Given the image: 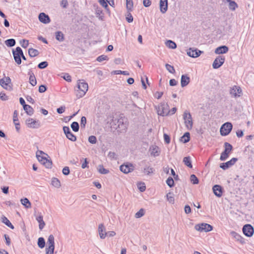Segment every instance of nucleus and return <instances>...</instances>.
Wrapping results in <instances>:
<instances>
[{
    "label": "nucleus",
    "mask_w": 254,
    "mask_h": 254,
    "mask_svg": "<svg viewBox=\"0 0 254 254\" xmlns=\"http://www.w3.org/2000/svg\"><path fill=\"white\" fill-rule=\"evenodd\" d=\"M237 3L234 1H230L229 3V8L230 10L234 11L238 7Z\"/></svg>",
    "instance_id": "a19ab883"
},
{
    "label": "nucleus",
    "mask_w": 254,
    "mask_h": 254,
    "mask_svg": "<svg viewBox=\"0 0 254 254\" xmlns=\"http://www.w3.org/2000/svg\"><path fill=\"white\" fill-rule=\"evenodd\" d=\"M88 141L90 143L95 144L97 142V138L94 135H91L88 137Z\"/></svg>",
    "instance_id": "4d7b16f0"
},
{
    "label": "nucleus",
    "mask_w": 254,
    "mask_h": 254,
    "mask_svg": "<svg viewBox=\"0 0 254 254\" xmlns=\"http://www.w3.org/2000/svg\"><path fill=\"white\" fill-rule=\"evenodd\" d=\"M166 196H167V199L168 201H169V202H170L171 203H174L175 199H174V197L172 195V194L171 192L167 193L166 195Z\"/></svg>",
    "instance_id": "09e8293b"
},
{
    "label": "nucleus",
    "mask_w": 254,
    "mask_h": 254,
    "mask_svg": "<svg viewBox=\"0 0 254 254\" xmlns=\"http://www.w3.org/2000/svg\"><path fill=\"white\" fill-rule=\"evenodd\" d=\"M86 124V118L85 117H82L80 121V126L81 127L84 128Z\"/></svg>",
    "instance_id": "13d9d810"
},
{
    "label": "nucleus",
    "mask_w": 254,
    "mask_h": 254,
    "mask_svg": "<svg viewBox=\"0 0 254 254\" xmlns=\"http://www.w3.org/2000/svg\"><path fill=\"white\" fill-rule=\"evenodd\" d=\"M21 204L24 205L26 208H29L31 207V202L27 198H22L20 200Z\"/></svg>",
    "instance_id": "cd10ccee"
},
{
    "label": "nucleus",
    "mask_w": 254,
    "mask_h": 254,
    "mask_svg": "<svg viewBox=\"0 0 254 254\" xmlns=\"http://www.w3.org/2000/svg\"><path fill=\"white\" fill-rule=\"evenodd\" d=\"M13 55L15 62L20 64L21 63L20 56L22 55V49L19 47H16L15 50L13 51Z\"/></svg>",
    "instance_id": "9b49d317"
},
{
    "label": "nucleus",
    "mask_w": 254,
    "mask_h": 254,
    "mask_svg": "<svg viewBox=\"0 0 254 254\" xmlns=\"http://www.w3.org/2000/svg\"><path fill=\"white\" fill-rule=\"evenodd\" d=\"M54 237L53 235H50L48 239L47 246H51L55 247Z\"/></svg>",
    "instance_id": "7c9ffc66"
},
{
    "label": "nucleus",
    "mask_w": 254,
    "mask_h": 254,
    "mask_svg": "<svg viewBox=\"0 0 254 254\" xmlns=\"http://www.w3.org/2000/svg\"><path fill=\"white\" fill-rule=\"evenodd\" d=\"M54 247L47 246L46 248V254H54Z\"/></svg>",
    "instance_id": "49530a36"
},
{
    "label": "nucleus",
    "mask_w": 254,
    "mask_h": 254,
    "mask_svg": "<svg viewBox=\"0 0 254 254\" xmlns=\"http://www.w3.org/2000/svg\"><path fill=\"white\" fill-rule=\"evenodd\" d=\"M41 163L44 165L47 168H51L52 165V161L48 159L46 157Z\"/></svg>",
    "instance_id": "f704fd0d"
},
{
    "label": "nucleus",
    "mask_w": 254,
    "mask_h": 254,
    "mask_svg": "<svg viewBox=\"0 0 254 254\" xmlns=\"http://www.w3.org/2000/svg\"><path fill=\"white\" fill-rule=\"evenodd\" d=\"M82 160H84V162L82 163L81 167L82 169H85L86 168H88V162L87 161V160L86 158L83 159L82 158Z\"/></svg>",
    "instance_id": "052dcab7"
},
{
    "label": "nucleus",
    "mask_w": 254,
    "mask_h": 254,
    "mask_svg": "<svg viewBox=\"0 0 254 254\" xmlns=\"http://www.w3.org/2000/svg\"><path fill=\"white\" fill-rule=\"evenodd\" d=\"M154 171V169L150 166H146L143 169V172L147 175L153 173Z\"/></svg>",
    "instance_id": "c9c22d12"
},
{
    "label": "nucleus",
    "mask_w": 254,
    "mask_h": 254,
    "mask_svg": "<svg viewBox=\"0 0 254 254\" xmlns=\"http://www.w3.org/2000/svg\"><path fill=\"white\" fill-rule=\"evenodd\" d=\"M71 127L72 128V129L73 130V131H75V132H77L79 130V124L77 122H73L71 124Z\"/></svg>",
    "instance_id": "79ce46f5"
},
{
    "label": "nucleus",
    "mask_w": 254,
    "mask_h": 254,
    "mask_svg": "<svg viewBox=\"0 0 254 254\" xmlns=\"http://www.w3.org/2000/svg\"><path fill=\"white\" fill-rule=\"evenodd\" d=\"M0 85L6 90L11 91L12 89V85L11 83V79L9 77H4L0 79Z\"/></svg>",
    "instance_id": "423d86ee"
},
{
    "label": "nucleus",
    "mask_w": 254,
    "mask_h": 254,
    "mask_svg": "<svg viewBox=\"0 0 254 254\" xmlns=\"http://www.w3.org/2000/svg\"><path fill=\"white\" fill-rule=\"evenodd\" d=\"M111 127L120 132H125L127 127V120L123 117L120 118H114L111 123Z\"/></svg>",
    "instance_id": "f257e3e1"
},
{
    "label": "nucleus",
    "mask_w": 254,
    "mask_h": 254,
    "mask_svg": "<svg viewBox=\"0 0 254 254\" xmlns=\"http://www.w3.org/2000/svg\"><path fill=\"white\" fill-rule=\"evenodd\" d=\"M28 54L30 57H35L39 54V51L33 48L28 50Z\"/></svg>",
    "instance_id": "473e14b6"
},
{
    "label": "nucleus",
    "mask_w": 254,
    "mask_h": 254,
    "mask_svg": "<svg viewBox=\"0 0 254 254\" xmlns=\"http://www.w3.org/2000/svg\"><path fill=\"white\" fill-rule=\"evenodd\" d=\"M47 90V87L44 85H41L39 87V92L40 93H43Z\"/></svg>",
    "instance_id": "338daca9"
},
{
    "label": "nucleus",
    "mask_w": 254,
    "mask_h": 254,
    "mask_svg": "<svg viewBox=\"0 0 254 254\" xmlns=\"http://www.w3.org/2000/svg\"><path fill=\"white\" fill-rule=\"evenodd\" d=\"M28 74L29 75V83L33 86H35L37 84V80L34 73L31 69H30L28 71Z\"/></svg>",
    "instance_id": "4be33fe9"
},
{
    "label": "nucleus",
    "mask_w": 254,
    "mask_h": 254,
    "mask_svg": "<svg viewBox=\"0 0 254 254\" xmlns=\"http://www.w3.org/2000/svg\"><path fill=\"white\" fill-rule=\"evenodd\" d=\"M157 110L158 115L161 116H167L169 113V106L165 103H161L158 105Z\"/></svg>",
    "instance_id": "39448f33"
},
{
    "label": "nucleus",
    "mask_w": 254,
    "mask_h": 254,
    "mask_svg": "<svg viewBox=\"0 0 254 254\" xmlns=\"http://www.w3.org/2000/svg\"><path fill=\"white\" fill-rule=\"evenodd\" d=\"M126 19L127 21L129 23L132 22L133 21V18L131 14L130 13V12L127 11V13L126 15Z\"/></svg>",
    "instance_id": "6e6d98bb"
},
{
    "label": "nucleus",
    "mask_w": 254,
    "mask_h": 254,
    "mask_svg": "<svg viewBox=\"0 0 254 254\" xmlns=\"http://www.w3.org/2000/svg\"><path fill=\"white\" fill-rule=\"evenodd\" d=\"M203 52L197 49L190 48L187 51V55L192 58H197L199 57Z\"/></svg>",
    "instance_id": "ddd939ff"
},
{
    "label": "nucleus",
    "mask_w": 254,
    "mask_h": 254,
    "mask_svg": "<svg viewBox=\"0 0 254 254\" xmlns=\"http://www.w3.org/2000/svg\"><path fill=\"white\" fill-rule=\"evenodd\" d=\"M238 159L237 158H233L230 160L220 164V167L223 170H226L229 167L232 166L237 161Z\"/></svg>",
    "instance_id": "4468645a"
},
{
    "label": "nucleus",
    "mask_w": 254,
    "mask_h": 254,
    "mask_svg": "<svg viewBox=\"0 0 254 254\" xmlns=\"http://www.w3.org/2000/svg\"><path fill=\"white\" fill-rule=\"evenodd\" d=\"M38 18L39 21L44 24L49 23L51 21L49 16L44 12L40 13Z\"/></svg>",
    "instance_id": "6ab92c4d"
},
{
    "label": "nucleus",
    "mask_w": 254,
    "mask_h": 254,
    "mask_svg": "<svg viewBox=\"0 0 254 254\" xmlns=\"http://www.w3.org/2000/svg\"><path fill=\"white\" fill-rule=\"evenodd\" d=\"M242 230L244 234L248 237H252L254 233V227L249 224L245 225L243 227Z\"/></svg>",
    "instance_id": "1a4fd4ad"
},
{
    "label": "nucleus",
    "mask_w": 254,
    "mask_h": 254,
    "mask_svg": "<svg viewBox=\"0 0 254 254\" xmlns=\"http://www.w3.org/2000/svg\"><path fill=\"white\" fill-rule=\"evenodd\" d=\"M225 150L222 152L220 155V160L221 161L226 160L229 157V155L232 150V145L228 142L224 143Z\"/></svg>",
    "instance_id": "20e7f679"
},
{
    "label": "nucleus",
    "mask_w": 254,
    "mask_h": 254,
    "mask_svg": "<svg viewBox=\"0 0 254 254\" xmlns=\"http://www.w3.org/2000/svg\"><path fill=\"white\" fill-rule=\"evenodd\" d=\"M38 246L41 249L44 248L45 246V241L43 238L40 237L38 239Z\"/></svg>",
    "instance_id": "ea45409f"
},
{
    "label": "nucleus",
    "mask_w": 254,
    "mask_h": 254,
    "mask_svg": "<svg viewBox=\"0 0 254 254\" xmlns=\"http://www.w3.org/2000/svg\"><path fill=\"white\" fill-rule=\"evenodd\" d=\"M62 172H63V174H64V175H68L70 172L69 167H64L62 170Z\"/></svg>",
    "instance_id": "680f3d73"
},
{
    "label": "nucleus",
    "mask_w": 254,
    "mask_h": 254,
    "mask_svg": "<svg viewBox=\"0 0 254 254\" xmlns=\"http://www.w3.org/2000/svg\"><path fill=\"white\" fill-rule=\"evenodd\" d=\"M134 166L131 163L124 164L120 166V170L125 174H127L134 170Z\"/></svg>",
    "instance_id": "9d476101"
},
{
    "label": "nucleus",
    "mask_w": 254,
    "mask_h": 254,
    "mask_svg": "<svg viewBox=\"0 0 254 254\" xmlns=\"http://www.w3.org/2000/svg\"><path fill=\"white\" fill-rule=\"evenodd\" d=\"M159 148L157 146H152L151 148V154L154 157L158 156L159 155L158 152Z\"/></svg>",
    "instance_id": "4c0bfd02"
},
{
    "label": "nucleus",
    "mask_w": 254,
    "mask_h": 254,
    "mask_svg": "<svg viewBox=\"0 0 254 254\" xmlns=\"http://www.w3.org/2000/svg\"><path fill=\"white\" fill-rule=\"evenodd\" d=\"M66 137L72 141H75L76 140V137L71 132L67 135Z\"/></svg>",
    "instance_id": "3c124183"
},
{
    "label": "nucleus",
    "mask_w": 254,
    "mask_h": 254,
    "mask_svg": "<svg viewBox=\"0 0 254 254\" xmlns=\"http://www.w3.org/2000/svg\"><path fill=\"white\" fill-rule=\"evenodd\" d=\"M143 4L145 7H148L151 5V1L150 0H143Z\"/></svg>",
    "instance_id": "774afa93"
},
{
    "label": "nucleus",
    "mask_w": 254,
    "mask_h": 254,
    "mask_svg": "<svg viewBox=\"0 0 254 254\" xmlns=\"http://www.w3.org/2000/svg\"><path fill=\"white\" fill-rule=\"evenodd\" d=\"M212 190H213V191L214 194L216 196L220 197L222 195L223 189L221 187V186H220V185H214L213 187Z\"/></svg>",
    "instance_id": "aec40b11"
},
{
    "label": "nucleus",
    "mask_w": 254,
    "mask_h": 254,
    "mask_svg": "<svg viewBox=\"0 0 254 254\" xmlns=\"http://www.w3.org/2000/svg\"><path fill=\"white\" fill-rule=\"evenodd\" d=\"M166 184L170 188L173 187L174 185V181L173 178L171 177H169L166 180Z\"/></svg>",
    "instance_id": "de8ad7c7"
},
{
    "label": "nucleus",
    "mask_w": 254,
    "mask_h": 254,
    "mask_svg": "<svg viewBox=\"0 0 254 254\" xmlns=\"http://www.w3.org/2000/svg\"><path fill=\"white\" fill-rule=\"evenodd\" d=\"M229 49L226 46H221L217 48L215 50L216 54H225L228 52Z\"/></svg>",
    "instance_id": "5701e85b"
},
{
    "label": "nucleus",
    "mask_w": 254,
    "mask_h": 254,
    "mask_svg": "<svg viewBox=\"0 0 254 254\" xmlns=\"http://www.w3.org/2000/svg\"><path fill=\"white\" fill-rule=\"evenodd\" d=\"M55 37L57 40L60 42H63L64 40V36L61 31H57L55 32Z\"/></svg>",
    "instance_id": "393cba45"
},
{
    "label": "nucleus",
    "mask_w": 254,
    "mask_h": 254,
    "mask_svg": "<svg viewBox=\"0 0 254 254\" xmlns=\"http://www.w3.org/2000/svg\"><path fill=\"white\" fill-rule=\"evenodd\" d=\"M15 40L14 39H9L5 41V44L7 47H11L15 45Z\"/></svg>",
    "instance_id": "e433bc0d"
},
{
    "label": "nucleus",
    "mask_w": 254,
    "mask_h": 254,
    "mask_svg": "<svg viewBox=\"0 0 254 254\" xmlns=\"http://www.w3.org/2000/svg\"><path fill=\"white\" fill-rule=\"evenodd\" d=\"M36 219L38 222H44L43 220V216L41 213H37L36 215Z\"/></svg>",
    "instance_id": "bf43d9fd"
},
{
    "label": "nucleus",
    "mask_w": 254,
    "mask_h": 254,
    "mask_svg": "<svg viewBox=\"0 0 254 254\" xmlns=\"http://www.w3.org/2000/svg\"><path fill=\"white\" fill-rule=\"evenodd\" d=\"M165 67L166 69L171 73H174L175 72V69L173 66L168 64H165Z\"/></svg>",
    "instance_id": "c03bdc74"
},
{
    "label": "nucleus",
    "mask_w": 254,
    "mask_h": 254,
    "mask_svg": "<svg viewBox=\"0 0 254 254\" xmlns=\"http://www.w3.org/2000/svg\"><path fill=\"white\" fill-rule=\"evenodd\" d=\"M23 109L28 115L31 116L34 113V110L30 105H27L24 106Z\"/></svg>",
    "instance_id": "c85d7f7f"
},
{
    "label": "nucleus",
    "mask_w": 254,
    "mask_h": 254,
    "mask_svg": "<svg viewBox=\"0 0 254 254\" xmlns=\"http://www.w3.org/2000/svg\"><path fill=\"white\" fill-rule=\"evenodd\" d=\"M20 44L22 47L26 48L28 46L29 42L27 40L23 39L20 41Z\"/></svg>",
    "instance_id": "603ef678"
},
{
    "label": "nucleus",
    "mask_w": 254,
    "mask_h": 254,
    "mask_svg": "<svg viewBox=\"0 0 254 254\" xmlns=\"http://www.w3.org/2000/svg\"><path fill=\"white\" fill-rule=\"evenodd\" d=\"M78 91L77 96L78 98L83 97L88 89V85L84 80H79L77 83Z\"/></svg>",
    "instance_id": "f03ea898"
},
{
    "label": "nucleus",
    "mask_w": 254,
    "mask_h": 254,
    "mask_svg": "<svg viewBox=\"0 0 254 254\" xmlns=\"http://www.w3.org/2000/svg\"><path fill=\"white\" fill-rule=\"evenodd\" d=\"M241 93L242 90L241 88L239 86L236 85L233 86L230 90V94L231 96L235 98L237 97H240Z\"/></svg>",
    "instance_id": "2eb2a0df"
},
{
    "label": "nucleus",
    "mask_w": 254,
    "mask_h": 254,
    "mask_svg": "<svg viewBox=\"0 0 254 254\" xmlns=\"http://www.w3.org/2000/svg\"><path fill=\"white\" fill-rule=\"evenodd\" d=\"M26 124L28 127L30 128H35L39 127V124L38 123V122L32 118L27 119L26 121Z\"/></svg>",
    "instance_id": "a211bd4d"
},
{
    "label": "nucleus",
    "mask_w": 254,
    "mask_h": 254,
    "mask_svg": "<svg viewBox=\"0 0 254 254\" xmlns=\"http://www.w3.org/2000/svg\"><path fill=\"white\" fill-rule=\"evenodd\" d=\"M166 46L170 49H175L177 48V45L174 41L169 40L165 42Z\"/></svg>",
    "instance_id": "bb28decb"
},
{
    "label": "nucleus",
    "mask_w": 254,
    "mask_h": 254,
    "mask_svg": "<svg viewBox=\"0 0 254 254\" xmlns=\"http://www.w3.org/2000/svg\"><path fill=\"white\" fill-rule=\"evenodd\" d=\"M190 140V133L189 132H187L181 137V141L184 143L188 142Z\"/></svg>",
    "instance_id": "a878e982"
},
{
    "label": "nucleus",
    "mask_w": 254,
    "mask_h": 254,
    "mask_svg": "<svg viewBox=\"0 0 254 254\" xmlns=\"http://www.w3.org/2000/svg\"><path fill=\"white\" fill-rule=\"evenodd\" d=\"M98 170L99 172L102 174H107L109 172V170L104 168L103 166L102 165L98 166Z\"/></svg>",
    "instance_id": "58836bf2"
},
{
    "label": "nucleus",
    "mask_w": 254,
    "mask_h": 254,
    "mask_svg": "<svg viewBox=\"0 0 254 254\" xmlns=\"http://www.w3.org/2000/svg\"><path fill=\"white\" fill-rule=\"evenodd\" d=\"M98 233L101 239H104L107 237L106 228L102 223L98 226Z\"/></svg>",
    "instance_id": "f3484780"
},
{
    "label": "nucleus",
    "mask_w": 254,
    "mask_h": 254,
    "mask_svg": "<svg viewBox=\"0 0 254 254\" xmlns=\"http://www.w3.org/2000/svg\"><path fill=\"white\" fill-rule=\"evenodd\" d=\"M65 107L64 106H61L57 109V111L59 114H62L65 111Z\"/></svg>",
    "instance_id": "0e129e2a"
},
{
    "label": "nucleus",
    "mask_w": 254,
    "mask_h": 254,
    "mask_svg": "<svg viewBox=\"0 0 254 254\" xmlns=\"http://www.w3.org/2000/svg\"><path fill=\"white\" fill-rule=\"evenodd\" d=\"M132 0H126V8L128 12H131L133 8Z\"/></svg>",
    "instance_id": "2f4dec72"
},
{
    "label": "nucleus",
    "mask_w": 254,
    "mask_h": 254,
    "mask_svg": "<svg viewBox=\"0 0 254 254\" xmlns=\"http://www.w3.org/2000/svg\"><path fill=\"white\" fill-rule=\"evenodd\" d=\"M183 162L187 166L189 167V168H191L192 167L191 159L190 156L184 157L183 159Z\"/></svg>",
    "instance_id": "c756f323"
},
{
    "label": "nucleus",
    "mask_w": 254,
    "mask_h": 254,
    "mask_svg": "<svg viewBox=\"0 0 254 254\" xmlns=\"http://www.w3.org/2000/svg\"><path fill=\"white\" fill-rule=\"evenodd\" d=\"M190 180L191 183L194 185L197 184L199 182L197 178L196 177L195 175L193 174L190 175Z\"/></svg>",
    "instance_id": "a18cd8bd"
},
{
    "label": "nucleus",
    "mask_w": 254,
    "mask_h": 254,
    "mask_svg": "<svg viewBox=\"0 0 254 254\" xmlns=\"http://www.w3.org/2000/svg\"><path fill=\"white\" fill-rule=\"evenodd\" d=\"M144 214V210L143 209H140L137 212H136L135 214V216L136 218H140L143 216Z\"/></svg>",
    "instance_id": "5fc2aeb1"
},
{
    "label": "nucleus",
    "mask_w": 254,
    "mask_h": 254,
    "mask_svg": "<svg viewBox=\"0 0 254 254\" xmlns=\"http://www.w3.org/2000/svg\"><path fill=\"white\" fill-rule=\"evenodd\" d=\"M232 125L230 123H225L220 128V133L222 136L227 135L232 129Z\"/></svg>",
    "instance_id": "6e6552de"
},
{
    "label": "nucleus",
    "mask_w": 254,
    "mask_h": 254,
    "mask_svg": "<svg viewBox=\"0 0 254 254\" xmlns=\"http://www.w3.org/2000/svg\"><path fill=\"white\" fill-rule=\"evenodd\" d=\"M230 234L231 236L232 239H233L236 242H239L241 244H244L245 243V239L236 232L231 231Z\"/></svg>",
    "instance_id": "dca6fc26"
},
{
    "label": "nucleus",
    "mask_w": 254,
    "mask_h": 254,
    "mask_svg": "<svg viewBox=\"0 0 254 254\" xmlns=\"http://www.w3.org/2000/svg\"><path fill=\"white\" fill-rule=\"evenodd\" d=\"M51 184L54 187L57 188H59L61 186L60 181L56 178H53L52 179Z\"/></svg>",
    "instance_id": "72a5a7b5"
},
{
    "label": "nucleus",
    "mask_w": 254,
    "mask_h": 254,
    "mask_svg": "<svg viewBox=\"0 0 254 254\" xmlns=\"http://www.w3.org/2000/svg\"><path fill=\"white\" fill-rule=\"evenodd\" d=\"M112 73L114 74H123L125 75H128L129 74L127 71H122L121 70H114Z\"/></svg>",
    "instance_id": "37998d69"
},
{
    "label": "nucleus",
    "mask_w": 254,
    "mask_h": 254,
    "mask_svg": "<svg viewBox=\"0 0 254 254\" xmlns=\"http://www.w3.org/2000/svg\"><path fill=\"white\" fill-rule=\"evenodd\" d=\"M190 82V78L186 75H182L181 79V84L182 87L186 86Z\"/></svg>",
    "instance_id": "b1692460"
},
{
    "label": "nucleus",
    "mask_w": 254,
    "mask_h": 254,
    "mask_svg": "<svg viewBox=\"0 0 254 254\" xmlns=\"http://www.w3.org/2000/svg\"><path fill=\"white\" fill-rule=\"evenodd\" d=\"M183 119L187 128L190 130L193 126L192 119L191 115L189 112L185 111L183 114Z\"/></svg>",
    "instance_id": "7ed1b4c3"
},
{
    "label": "nucleus",
    "mask_w": 254,
    "mask_h": 254,
    "mask_svg": "<svg viewBox=\"0 0 254 254\" xmlns=\"http://www.w3.org/2000/svg\"><path fill=\"white\" fill-rule=\"evenodd\" d=\"M0 98L2 101H6L8 100L7 96H6L5 93L2 92L0 93Z\"/></svg>",
    "instance_id": "e2e57ef3"
},
{
    "label": "nucleus",
    "mask_w": 254,
    "mask_h": 254,
    "mask_svg": "<svg viewBox=\"0 0 254 254\" xmlns=\"http://www.w3.org/2000/svg\"><path fill=\"white\" fill-rule=\"evenodd\" d=\"M48 65L47 62L44 61L39 64L38 67L40 69H44Z\"/></svg>",
    "instance_id": "864d4df0"
},
{
    "label": "nucleus",
    "mask_w": 254,
    "mask_h": 254,
    "mask_svg": "<svg viewBox=\"0 0 254 254\" xmlns=\"http://www.w3.org/2000/svg\"><path fill=\"white\" fill-rule=\"evenodd\" d=\"M63 130H64V134H65L66 136L67 135H68V133L71 132L70 128H69L68 127H66V126L64 127H63Z\"/></svg>",
    "instance_id": "69168bd1"
},
{
    "label": "nucleus",
    "mask_w": 254,
    "mask_h": 254,
    "mask_svg": "<svg viewBox=\"0 0 254 254\" xmlns=\"http://www.w3.org/2000/svg\"><path fill=\"white\" fill-rule=\"evenodd\" d=\"M225 58L224 56H219L217 57L214 61L212 67L214 69H217L219 68L224 63Z\"/></svg>",
    "instance_id": "f8f14e48"
},
{
    "label": "nucleus",
    "mask_w": 254,
    "mask_h": 254,
    "mask_svg": "<svg viewBox=\"0 0 254 254\" xmlns=\"http://www.w3.org/2000/svg\"><path fill=\"white\" fill-rule=\"evenodd\" d=\"M159 7L160 11L165 13L168 10V0H160Z\"/></svg>",
    "instance_id": "412c9836"
},
{
    "label": "nucleus",
    "mask_w": 254,
    "mask_h": 254,
    "mask_svg": "<svg viewBox=\"0 0 254 254\" xmlns=\"http://www.w3.org/2000/svg\"><path fill=\"white\" fill-rule=\"evenodd\" d=\"M108 59H109V58L107 56L102 55L99 56L97 58V61L99 62H102L103 61L108 60Z\"/></svg>",
    "instance_id": "8fccbe9b"
},
{
    "label": "nucleus",
    "mask_w": 254,
    "mask_h": 254,
    "mask_svg": "<svg viewBox=\"0 0 254 254\" xmlns=\"http://www.w3.org/2000/svg\"><path fill=\"white\" fill-rule=\"evenodd\" d=\"M195 229L201 232H207L212 230V226L208 223H198L195 226Z\"/></svg>",
    "instance_id": "0eeeda50"
}]
</instances>
